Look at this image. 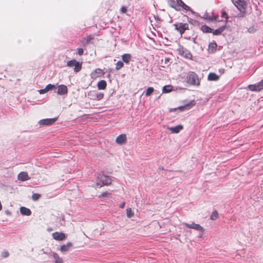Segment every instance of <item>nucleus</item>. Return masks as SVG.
<instances>
[{"label": "nucleus", "instance_id": "49530a36", "mask_svg": "<svg viewBox=\"0 0 263 263\" xmlns=\"http://www.w3.org/2000/svg\"><path fill=\"white\" fill-rule=\"evenodd\" d=\"M125 202H123L120 205H119V207L120 208H123L125 206Z\"/></svg>", "mask_w": 263, "mask_h": 263}, {"label": "nucleus", "instance_id": "0eeeda50", "mask_svg": "<svg viewBox=\"0 0 263 263\" xmlns=\"http://www.w3.org/2000/svg\"><path fill=\"white\" fill-rule=\"evenodd\" d=\"M183 225L187 228L195 229L202 233L204 231V229L200 225L194 222H192V223H184Z\"/></svg>", "mask_w": 263, "mask_h": 263}, {"label": "nucleus", "instance_id": "f257e3e1", "mask_svg": "<svg viewBox=\"0 0 263 263\" xmlns=\"http://www.w3.org/2000/svg\"><path fill=\"white\" fill-rule=\"evenodd\" d=\"M231 1L240 11L238 14V16L243 17L247 5L246 2L245 0H231Z\"/></svg>", "mask_w": 263, "mask_h": 263}, {"label": "nucleus", "instance_id": "423d86ee", "mask_svg": "<svg viewBox=\"0 0 263 263\" xmlns=\"http://www.w3.org/2000/svg\"><path fill=\"white\" fill-rule=\"evenodd\" d=\"M248 88L249 90L254 91H259L263 89V80H261L259 83L253 84V85H249L248 86Z\"/></svg>", "mask_w": 263, "mask_h": 263}, {"label": "nucleus", "instance_id": "39448f33", "mask_svg": "<svg viewBox=\"0 0 263 263\" xmlns=\"http://www.w3.org/2000/svg\"><path fill=\"white\" fill-rule=\"evenodd\" d=\"M178 51L180 55H182L186 59H191L192 57L190 51L182 46H180L179 48Z\"/></svg>", "mask_w": 263, "mask_h": 263}, {"label": "nucleus", "instance_id": "c9c22d12", "mask_svg": "<svg viewBox=\"0 0 263 263\" xmlns=\"http://www.w3.org/2000/svg\"><path fill=\"white\" fill-rule=\"evenodd\" d=\"M54 87V85H52V84H49L48 85H47L45 88L47 90V91H49V90H51L52 89V88H53Z\"/></svg>", "mask_w": 263, "mask_h": 263}, {"label": "nucleus", "instance_id": "b1692460", "mask_svg": "<svg viewBox=\"0 0 263 263\" xmlns=\"http://www.w3.org/2000/svg\"><path fill=\"white\" fill-rule=\"evenodd\" d=\"M201 29L204 33H211L213 31V29L206 25L202 26Z\"/></svg>", "mask_w": 263, "mask_h": 263}, {"label": "nucleus", "instance_id": "37998d69", "mask_svg": "<svg viewBox=\"0 0 263 263\" xmlns=\"http://www.w3.org/2000/svg\"><path fill=\"white\" fill-rule=\"evenodd\" d=\"M116 66H123V63L122 61H118L116 64Z\"/></svg>", "mask_w": 263, "mask_h": 263}, {"label": "nucleus", "instance_id": "1a4fd4ad", "mask_svg": "<svg viewBox=\"0 0 263 263\" xmlns=\"http://www.w3.org/2000/svg\"><path fill=\"white\" fill-rule=\"evenodd\" d=\"M52 236L56 240L58 241H61L65 239L66 236L64 233H63L62 232H56L53 233H52Z\"/></svg>", "mask_w": 263, "mask_h": 263}, {"label": "nucleus", "instance_id": "a878e982", "mask_svg": "<svg viewBox=\"0 0 263 263\" xmlns=\"http://www.w3.org/2000/svg\"><path fill=\"white\" fill-rule=\"evenodd\" d=\"M67 66H81V64L75 60H71L67 62Z\"/></svg>", "mask_w": 263, "mask_h": 263}, {"label": "nucleus", "instance_id": "cd10ccee", "mask_svg": "<svg viewBox=\"0 0 263 263\" xmlns=\"http://www.w3.org/2000/svg\"><path fill=\"white\" fill-rule=\"evenodd\" d=\"M218 218V213L216 211H214L210 216L212 220H216Z\"/></svg>", "mask_w": 263, "mask_h": 263}, {"label": "nucleus", "instance_id": "bb28decb", "mask_svg": "<svg viewBox=\"0 0 263 263\" xmlns=\"http://www.w3.org/2000/svg\"><path fill=\"white\" fill-rule=\"evenodd\" d=\"M172 90V86L171 85H166L163 86L162 88V92L163 93H167L170 92Z\"/></svg>", "mask_w": 263, "mask_h": 263}, {"label": "nucleus", "instance_id": "4be33fe9", "mask_svg": "<svg viewBox=\"0 0 263 263\" xmlns=\"http://www.w3.org/2000/svg\"><path fill=\"white\" fill-rule=\"evenodd\" d=\"M106 82L105 80H101L98 82L97 86L99 89H104L106 87Z\"/></svg>", "mask_w": 263, "mask_h": 263}, {"label": "nucleus", "instance_id": "09e8293b", "mask_svg": "<svg viewBox=\"0 0 263 263\" xmlns=\"http://www.w3.org/2000/svg\"><path fill=\"white\" fill-rule=\"evenodd\" d=\"M48 230L49 231H51V230H52V229H51V228H48Z\"/></svg>", "mask_w": 263, "mask_h": 263}, {"label": "nucleus", "instance_id": "de8ad7c7", "mask_svg": "<svg viewBox=\"0 0 263 263\" xmlns=\"http://www.w3.org/2000/svg\"><path fill=\"white\" fill-rule=\"evenodd\" d=\"M121 68V67H116V69L117 70H119Z\"/></svg>", "mask_w": 263, "mask_h": 263}, {"label": "nucleus", "instance_id": "2f4dec72", "mask_svg": "<svg viewBox=\"0 0 263 263\" xmlns=\"http://www.w3.org/2000/svg\"><path fill=\"white\" fill-rule=\"evenodd\" d=\"M41 197V195L37 193H33L32 195V199L33 200L36 201L38 200Z\"/></svg>", "mask_w": 263, "mask_h": 263}, {"label": "nucleus", "instance_id": "20e7f679", "mask_svg": "<svg viewBox=\"0 0 263 263\" xmlns=\"http://www.w3.org/2000/svg\"><path fill=\"white\" fill-rule=\"evenodd\" d=\"M175 29L180 32L182 35L185 30H188L189 25L187 23H179L174 25Z\"/></svg>", "mask_w": 263, "mask_h": 263}, {"label": "nucleus", "instance_id": "c756f323", "mask_svg": "<svg viewBox=\"0 0 263 263\" xmlns=\"http://www.w3.org/2000/svg\"><path fill=\"white\" fill-rule=\"evenodd\" d=\"M126 214H127V216L128 218H131L133 216L134 213L132 212L131 208H127L126 209Z\"/></svg>", "mask_w": 263, "mask_h": 263}, {"label": "nucleus", "instance_id": "f8f14e48", "mask_svg": "<svg viewBox=\"0 0 263 263\" xmlns=\"http://www.w3.org/2000/svg\"><path fill=\"white\" fill-rule=\"evenodd\" d=\"M17 179L22 181L28 180L30 179L26 172H22L18 174Z\"/></svg>", "mask_w": 263, "mask_h": 263}, {"label": "nucleus", "instance_id": "72a5a7b5", "mask_svg": "<svg viewBox=\"0 0 263 263\" xmlns=\"http://www.w3.org/2000/svg\"><path fill=\"white\" fill-rule=\"evenodd\" d=\"M1 256L3 258H7L9 256V253L7 251H4L2 252Z\"/></svg>", "mask_w": 263, "mask_h": 263}, {"label": "nucleus", "instance_id": "7ed1b4c3", "mask_svg": "<svg viewBox=\"0 0 263 263\" xmlns=\"http://www.w3.org/2000/svg\"><path fill=\"white\" fill-rule=\"evenodd\" d=\"M187 83L192 85L199 86L200 81L196 73L194 72H189L186 76Z\"/></svg>", "mask_w": 263, "mask_h": 263}, {"label": "nucleus", "instance_id": "412c9836", "mask_svg": "<svg viewBox=\"0 0 263 263\" xmlns=\"http://www.w3.org/2000/svg\"><path fill=\"white\" fill-rule=\"evenodd\" d=\"M20 212L22 215L27 216H29L31 214V212L30 209L23 206L20 208Z\"/></svg>", "mask_w": 263, "mask_h": 263}, {"label": "nucleus", "instance_id": "9b49d317", "mask_svg": "<svg viewBox=\"0 0 263 263\" xmlns=\"http://www.w3.org/2000/svg\"><path fill=\"white\" fill-rule=\"evenodd\" d=\"M104 74V70L100 68H97L91 73V77L93 79L100 77Z\"/></svg>", "mask_w": 263, "mask_h": 263}, {"label": "nucleus", "instance_id": "a18cd8bd", "mask_svg": "<svg viewBox=\"0 0 263 263\" xmlns=\"http://www.w3.org/2000/svg\"><path fill=\"white\" fill-rule=\"evenodd\" d=\"M218 16H212V18H213V21H217V18H218Z\"/></svg>", "mask_w": 263, "mask_h": 263}, {"label": "nucleus", "instance_id": "79ce46f5", "mask_svg": "<svg viewBox=\"0 0 263 263\" xmlns=\"http://www.w3.org/2000/svg\"><path fill=\"white\" fill-rule=\"evenodd\" d=\"M126 11H127V8H126V7L123 6V7H122L121 8V11L122 13H125V12H126Z\"/></svg>", "mask_w": 263, "mask_h": 263}, {"label": "nucleus", "instance_id": "ddd939ff", "mask_svg": "<svg viewBox=\"0 0 263 263\" xmlns=\"http://www.w3.org/2000/svg\"><path fill=\"white\" fill-rule=\"evenodd\" d=\"M126 136L125 134H121L118 136L116 139V142L120 145L125 144L126 142Z\"/></svg>", "mask_w": 263, "mask_h": 263}, {"label": "nucleus", "instance_id": "a211bd4d", "mask_svg": "<svg viewBox=\"0 0 263 263\" xmlns=\"http://www.w3.org/2000/svg\"><path fill=\"white\" fill-rule=\"evenodd\" d=\"M178 5L182 8V9L186 10V11H190L193 13H195V12L191 9V8L186 5L183 2H182L181 0H179L177 1Z\"/></svg>", "mask_w": 263, "mask_h": 263}, {"label": "nucleus", "instance_id": "473e14b6", "mask_svg": "<svg viewBox=\"0 0 263 263\" xmlns=\"http://www.w3.org/2000/svg\"><path fill=\"white\" fill-rule=\"evenodd\" d=\"M103 93L99 92L96 93V98H94L95 99H96L97 100H100L103 98Z\"/></svg>", "mask_w": 263, "mask_h": 263}, {"label": "nucleus", "instance_id": "9d476101", "mask_svg": "<svg viewBox=\"0 0 263 263\" xmlns=\"http://www.w3.org/2000/svg\"><path fill=\"white\" fill-rule=\"evenodd\" d=\"M68 89L66 86L60 85L58 87L57 93L59 95H64L67 93Z\"/></svg>", "mask_w": 263, "mask_h": 263}, {"label": "nucleus", "instance_id": "4c0bfd02", "mask_svg": "<svg viewBox=\"0 0 263 263\" xmlns=\"http://www.w3.org/2000/svg\"><path fill=\"white\" fill-rule=\"evenodd\" d=\"M203 18L205 19H208L210 21H213V18H212V16H209L208 13H205L204 15Z\"/></svg>", "mask_w": 263, "mask_h": 263}, {"label": "nucleus", "instance_id": "393cba45", "mask_svg": "<svg viewBox=\"0 0 263 263\" xmlns=\"http://www.w3.org/2000/svg\"><path fill=\"white\" fill-rule=\"evenodd\" d=\"M195 102L194 100H193V101H191L189 104H187L186 105H185L183 106L179 107V108L180 109H182L183 108H184L185 109H189L191 107V106L195 105Z\"/></svg>", "mask_w": 263, "mask_h": 263}, {"label": "nucleus", "instance_id": "f3484780", "mask_svg": "<svg viewBox=\"0 0 263 263\" xmlns=\"http://www.w3.org/2000/svg\"><path fill=\"white\" fill-rule=\"evenodd\" d=\"M220 75L216 74L214 72H210L208 77V79L209 81H218L219 79Z\"/></svg>", "mask_w": 263, "mask_h": 263}, {"label": "nucleus", "instance_id": "f704fd0d", "mask_svg": "<svg viewBox=\"0 0 263 263\" xmlns=\"http://www.w3.org/2000/svg\"><path fill=\"white\" fill-rule=\"evenodd\" d=\"M111 194L107 192H103L100 196H99V197H108Z\"/></svg>", "mask_w": 263, "mask_h": 263}, {"label": "nucleus", "instance_id": "2eb2a0df", "mask_svg": "<svg viewBox=\"0 0 263 263\" xmlns=\"http://www.w3.org/2000/svg\"><path fill=\"white\" fill-rule=\"evenodd\" d=\"M122 61L126 64H129V62L133 60L132 56L128 53H125L122 55Z\"/></svg>", "mask_w": 263, "mask_h": 263}, {"label": "nucleus", "instance_id": "7c9ffc66", "mask_svg": "<svg viewBox=\"0 0 263 263\" xmlns=\"http://www.w3.org/2000/svg\"><path fill=\"white\" fill-rule=\"evenodd\" d=\"M153 91L154 88L153 87L147 88L145 91V96H149Z\"/></svg>", "mask_w": 263, "mask_h": 263}, {"label": "nucleus", "instance_id": "e433bc0d", "mask_svg": "<svg viewBox=\"0 0 263 263\" xmlns=\"http://www.w3.org/2000/svg\"><path fill=\"white\" fill-rule=\"evenodd\" d=\"M221 16L222 17H224L226 19V21H228V15L227 14V13L225 12V11H222V13H221Z\"/></svg>", "mask_w": 263, "mask_h": 263}, {"label": "nucleus", "instance_id": "c03bdc74", "mask_svg": "<svg viewBox=\"0 0 263 263\" xmlns=\"http://www.w3.org/2000/svg\"><path fill=\"white\" fill-rule=\"evenodd\" d=\"M219 73H220V74H219V75L220 76L221 74H222V73H224V69H223V68H220V69H219Z\"/></svg>", "mask_w": 263, "mask_h": 263}, {"label": "nucleus", "instance_id": "4468645a", "mask_svg": "<svg viewBox=\"0 0 263 263\" xmlns=\"http://www.w3.org/2000/svg\"><path fill=\"white\" fill-rule=\"evenodd\" d=\"M167 128L171 131L172 133L177 134L183 129V126L181 125H178L175 127H167Z\"/></svg>", "mask_w": 263, "mask_h": 263}, {"label": "nucleus", "instance_id": "6ab92c4d", "mask_svg": "<svg viewBox=\"0 0 263 263\" xmlns=\"http://www.w3.org/2000/svg\"><path fill=\"white\" fill-rule=\"evenodd\" d=\"M226 25H222L215 30H213V34L215 35H218L220 34L226 29Z\"/></svg>", "mask_w": 263, "mask_h": 263}, {"label": "nucleus", "instance_id": "dca6fc26", "mask_svg": "<svg viewBox=\"0 0 263 263\" xmlns=\"http://www.w3.org/2000/svg\"><path fill=\"white\" fill-rule=\"evenodd\" d=\"M72 244L71 242H68L66 245H62L60 247V251L62 253L66 252L69 251L70 248L72 247Z\"/></svg>", "mask_w": 263, "mask_h": 263}, {"label": "nucleus", "instance_id": "f03ea898", "mask_svg": "<svg viewBox=\"0 0 263 263\" xmlns=\"http://www.w3.org/2000/svg\"><path fill=\"white\" fill-rule=\"evenodd\" d=\"M111 183V179L103 174H99L96 180V186L101 187L108 185Z\"/></svg>", "mask_w": 263, "mask_h": 263}, {"label": "nucleus", "instance_id": "a19ab883", "mask_svg": "<svg viewBox=\"0 0 263 263\" xmlns=\"http://www.w3.org/2000/svg\"><path fill=\"white\" fill-rule=\"evenodd\" d=\"M47 92V90H46L45 88L44 89H40L39 90V92H40V94H44V93H46Z\"/></svg>", "mask_w": 263, "mask_h": 263}, {"label": "nucleus", "instance_id": "c85d7f7f", "mask_svg": "<svg viewBox=\"0 0 263 263\" xmlns=\"http://www.w3.org/2000/svg\"><path fill=\"white\" fill-rule=\"evenodd\" d=\"M257 26L254 25L249 28H248V32L249 33H254L257 30Z\"/></svg>", "mask_w": 263, "mask_h": 263}, {"label": "nucleus", "instance_id": "5701e85b", "mask_svg": "<svg viewBox=\"0 0 263 263\" xmlns=\"http://www.w3.org/2000/svg\"><path fill=\"white\" fill-rule=\"evenodd\" d=\"M217 45L215 42H212L209 45V50L210 52H213L216 51Z\"/></svg>", "mask_w": 263, "mask_h": 263}, {"label": "nucleus", "instance_id": "aec40b11", "mask_svg": "<svg viewBox=\"0 0 263 263\" xmlns=\"http://www.w3.org/2000/svg\"><path fill=\"white\" fill-rule=\"evenodd\" d=\"M52 256L54 258V263H64L62 258L57 253H53Z\"/></svg>", "mask_w": 263, "mask_h": 263}, {"label": "nucleus", "instance_id": "6e6552de", "mask_svg": "<svg viewBox=\"0 0 263 263\" xmlns=\"http://www.w3.org/2000/svg\"><path fill=\"white\" fill-rule=\"evenodd\" d=\"M57 120V118L44 119L41 120L39 123L42 125H49L53 124Z\"/></svg>", "mask_w": 263, "mask_h": 263}, {"label": "nucleus", "instance_id": "ea45409f", "mask_svg": "<svg viewBox=\"0 0 263 263\" xmlns=\"http://www.w3.org/2000/svg\"><path fill=\"white\" fill-rule=\"evenodd\" d=\"M82 67H74V71L75 72L80 71Z\"/></svg>", "mask_w": 263, "mask_h": 263}, {"label": "nucleus", "instance_id": "58836bf2", "mask_svg": "<svg viewBox=\"0 0 263 263\" xmlns=\"http://www.w3.org/2000/svg\"><path fill=\"white\" fill-rule=\"evenodd\" d=\"M83 48H79L78 50V54L79 55H82L83 54Z\"/></svg>", "mask_w": 263, "mask_h": 263}]
</instances>
